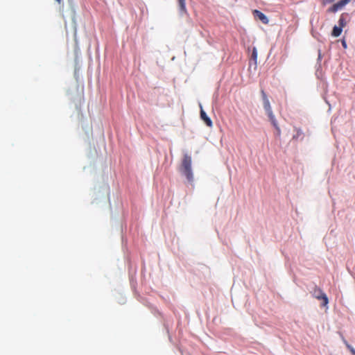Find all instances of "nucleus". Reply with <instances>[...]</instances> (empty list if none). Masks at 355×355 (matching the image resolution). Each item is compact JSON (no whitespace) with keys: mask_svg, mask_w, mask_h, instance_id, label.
Instances as JSON below:
<instances>
[{"mask_svg":"<svg viewBox=\"0 0 355 355\" xmlns=\"http://www.w3.org/2000/svg\"><path fill=\"white\" fill-rule=\"evenodd\" d=\"M191 157L188 155H185L182 159L180 168L182 173L186 176L187 180L190 182L193 181V176L191 170Z\"/></svg>","mask_w":355,"mask_h":355,"instance_id":"1","label":"nucleus"},{"mask_svg":"<svg viewBox=\"0 0 355 355\" xmlns=\"http://www.w3.org/2000/svg\"><path fill=\"white\" fill-rule=\"evenodd\" d=\"M313 295L318 300H322L323 306H326L329 303L327 295L318 286H315L313 291Z\"/></svg>","mask_w":355,"mask_h":355,"instance_id":"2","label":"nucleus"},{"mask_svg":"<svg viewBox=\"0 0 355 355\" xmlns=\"http://www.w3.org/2000/svg\"><path fill=\"white\" fill-rule=\"evenodd\" d=\"M351 0H340L334 3L332 6L328 8L329 12L335 13L338 10H342Z\"/></svg>","mask_w":355,"mask_h":355,"instance_id":"3","label":"nucleus"},{"mask_svg":"<svg viewBox=\"0 0 355 355\" xmlns=\"http://www.w3.org/2000/svg\"><path fill=\"white\" fill-rule=\"evenodd\" d=\"M252 14L255 18H257L259 20H260L263 24H268L269 22V20L266 15H264L263 12L258 10H254L252 11Z\"/></svg>","mask_w":355,"mask_h":355,"instance_id":"4","label":"nucleus"},{"mask_svg":"<svg viewBox=\"0 0 355 355\" xmlns=\"http://www.w3.org/2000/svg\"><path fill=\"white\" fill-rule=\"evenodd\" d=\"M200 118L208 127H212L213 123L211 119L207 115L206 112L201 107Z\"/></svg>","mask_w":355,"mask_h":355,"instance_id":"5","label":"nucleus"},{"mask_svg":"<svg viewBox=\"0 0 355 355\" xmlns=\"http://www.w3.org/2000/svg\"><path fill=\"white\" fill-rule=\"evenodd\" d=\"M267 114H268V117L270 119V121H271L272 124L276 128V130H277L278 134L279 135L280 134V128H279V127L277 125V121L275 119V115L273 114V112H269V113H267Z\"/></svg>","mask_w":355,"mask_h":355,"instance_id":"6","label":"nucleus"},{"mask_svg":"<svg viewBox=\"0 0 355 355\" xmlns=\"http://www.w3.org/2000/svg\"><path fill=\"white\" fill-rule=\"evenodd\" d=\"M179 8L182 13L186 14L187 12L185 0H178Z\"/></svg>","mask_w":355,"mask_h":355,"instance_id":"7","label":"nucleus"},{"mask_svg":"<svg viewBox=\"0 0 355 355\" xmlns=\"http://www.w3.org/2000/svg\"><path fill=\"white\" fill-rule=\"evenodd\" d=\"M342 31H343V28L340 27V26H335L334 28H333V31H332V33H331V35L334 36V37H338L340 35L341 33H342Z\"/></svg>","mask_w":355,"mask_h":355,"instance_id":"8","label":"nucleus"},{"mask_svg":"<svg viewBox=\"0 0 355 355\" xmlns=\"http://www.w3.org/2000/svg\"><path fill=\"white\" fill-rule=\"evenodd\" d=\"M295 134L293 137V139H298L299 138L302 139L303 132L300 128H295L294 129Z\"/></svg>","mask_w":355,"mask_h":355,"instance_id":"9","label":"nucleus"},{"mask_svg":"<svg viewBox=\"0 0 355 355\" xmlns=\"http://www.w3.org/2000/svg\"><path fill=\"white\" fill-rule=\"evenodd\" d=\"M263 107L267 113L272 112L269 100L263 101Z\"/></svg>","mask_w":355,"mask_h":355,"instance_id":"10","label":"nucleus"},{"mask_svg":"<svg viewBox=\"0 0 355 355\" xmlns=\"http://www.w3.org/2000/svg\"><path fill=\"white\" fill-rule=\"evenodd\" d=\"M343 342L345 344L346 347H347V349L350 351V352L353 354V355H355V349L354 348L350 345L345 339L343 338Z\"/></svg>","mask_w":355,"mask_h":355,"instance_id":"11","label":"nucleus"},{"mask_svg":"<svg viewBox=\"0 0 355 355\" xmlns=\"http://www.w3.org/2000/svg\"><path fill=\"white\" fill-rule=\"evenodd\" d=\"M343 342L345 344L346 347H347V349L350 351V352L353 354V355H355V349L354 348L350 345L345 339L343 338Z\"/></svg>","mask_w":355,"mask_h":355,"instance_id":"12","label":"nucleus"},{"mask_svg":"<svg viewBox=\"0 0 355 355\" xmlns=\"http://www.w3.org/2000/svg\"><path fill=\"white\" fill-rule=\"evenodd\" d=\"M338 23H339V26L341 27V28H343L346 25V21H345V18L343 17V15H342L339 19V21H338Z\"/></svg>","mask_w":355,"mask_h":355,"instance_id":"13","label":"nucleus"},{"mask_svg":"<svg viewBox=\"0 0 355 355\" xmlns=\"http://www.w3.org/2000/svg\"><path fill=\"white\" fill-rule=\"evenodd\" d=\"M252 58L254 60L255 63H257V51L255 47L253 48L252 52Z\"/></svg>","mask_w":355,"mask_h":355,"instance_id":"14","label":"nucleus"},{"mask_svg":"<svg viewBox=\"0 0 355 355\" xmlns=\"http://www.w3.org/2000/svg\"><path fill=\"white\" fill-rule=\"evenodd\" d=\"M261 93L263 101H264L266 100V101L268 100V98L267 97V95H266V94L265 93V92L263 90H261Z\"/></svg>","mask_w":355,"mask_h":355,"instance_id":"15","label":"nucleus"},{"mask_svg":"<svg viewBox=\"0 0 355 355\" xmlns=\"http://www.w3.org/2000/svg\"><path fill=\"white\" fill-rule=\"evenodd\" d=\"M261 93L263 101H264L266 100V101L268 100V98L267 97V95H266V94L265 93V92L263 90H261Z\"/></svg>","mask_w":355,"mask_h":355,"instance_id":"16","label":"nucleus"},{"mask_svg":"<svg viewBox=\"0 0 355 355\" xmlns=\"http://www.w3.org/2000/svg\"><path fill=\"white\" fill-rule=\"evenodd\" d=\"M323 5H326L327 3H331L334 2L335 0H320Z\"/></svg>","mask_w":355,"mask_h":355,"instance_id":"17","label":"nucleus"},{"mask_svg":"<svg viewBox=\"0 0 355 355\" xmlns=\"http://www.w3.org/2000/svg\"><path fill=\"white\" fill-rule=\"evenodd\" d=\"M342 45H343V46L345 49H346V48H347V44H346V42H345V40H343V41L342 42Z\"/></svg>","mask_w":355,"mask_h":355,"instance_id":"18","label":"nucleus"},{"mask_svg":"<svg viewBox=\"0 0 355 355\" xmlns=\"http://www.w3.org/2000/svg\"><path fill=\"white\" fill-rule=\"evenodd\" d=\"M58 3H60L61 0H55Z\"/></svg>","mask_w":355,"mask_h":355,"instance_id":"19","label":"nucleus"}]
</instances>
